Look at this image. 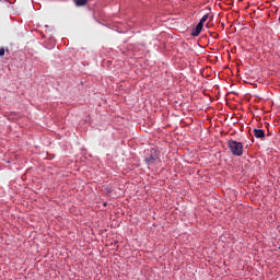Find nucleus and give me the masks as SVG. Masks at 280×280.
Here are the masks:
<instances>
[{
	"label": "nucleus",
	"mask_w": 280,
	"mask_h": 280,
	"mask_svg": "<svg viewBox=\"0 0 280 280\" xmlns=\"http://www.w3.org/2000/svg\"><path fill=\"white\" fill-rule=\"evenodd\" d=\"M228 148L234 156H242L244 154V144L242 142L229 140Z\"/></svg>",
	"instance_id": "f257e3e1"
},
{
	"label": "nucleus",
	"mask_w": 280,
	"mask_h": 280,
	"mask_svg": "<svg viewBox=\"0 0 280 280\" xmlns=\"http://www.w3.org/2000/svg\"><path fill=\"white\" fill-rule=\"evenodd\" d=\"M159 161V153L156 150L152 149L151 150V155L149 158H145V163L147 165H154Z\"/></svg>",
	"instance_id": "f03ea898"
},
{
	"label": "nucleus",
	"mask_w": 280,
	"mask_h": 280,
	"mask_svg": "<svg viewBox=\"0 0 280 280\" xmlns=\"http://www.w3.org/2000/svg\"><path fill=\"white\" fill-rule=\"evenodd\" d=\"M202 23H198L197 26L195 28H192L191 31V36H200V32H202Z\"/></svg>",
	"instance_id": "7ed1b4c3"
},
{
	"label": "nucleus",
	"mask_w": 280,
	"mask_h": 280,
	"mask_svg": "<svg viewBox=\"0 0 280 280\" xmlns=\"http://www.w3.org/2000/svg\"><path fill=\"white\" fill-rule=\"evenodd\" d=\"M254 137H256V139H266V132L264 129H254Z\"/></svg>",
	"instance_id": "20e7f679"
},
{
	"label": "nucleus",
	"mask_w": 280,
	"mask_h": 280,
	"mask_svg": "<svg viewBox=\"0 0 280 280\" xmlns=\"http://www.w3.org/2000/svg\"><path fill=\"white\" fill-rule=\"evenodd\" d=\"M207 21H209V14H205L199 23H201V25L205 26V23H207Z\"/></svg>",
	"instance_id": "39448f33"
},
{
	"label": "nucleus",
	"mask_w": 280,
	"mask_h": 280,
	"mask_svg": "<svg viewBox=\"0 0 280 280\" xmlns=\"http://www.w3.org/2000/svg\"><path fill=\"white\" fill-rule=\"evenodd\" d=\"M77 5H86L89 3V0H75Z\"/></svg>",
	"instance_id": "423d86ee"
},
{
	"label": "nucleus",
	"mask_w": 280,
	"mask_h": 280,
	"mask_svg": "<svg viewBox=\"0 0 280 280\" xmlns=\"http://www.w3.org/2000/svg\"><path fill=\"white\" fill-rule=\"evenodd\" d=\"M0 56H5V48L3 47H0Z\"/></svg>",
	"instance_id": "0eeeda50"
}]
</instances>
